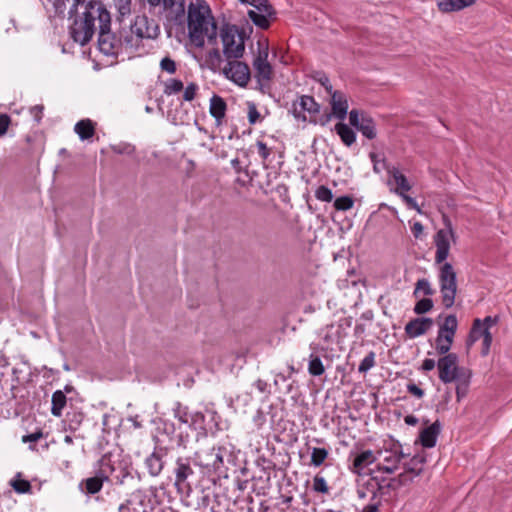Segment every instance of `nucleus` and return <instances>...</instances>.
I'll return each instance as SVG.
<instances>
[{
  "label": "nucleus",
  "instance_id": "nucleus-7",
  "mask_svg": "<svg viewBox=\"0 0 512 512\" xmlns=\"http://www.w3.org/2000/svg\"><path fill=\"white\" fill-rule=\"evenodd\" d=\"M223 59L242 58L245 52V36L235 25L224 24L219 31Z\"/></svg>",
  "mask_w": 512,
  "mask_h": 512
},
{
  "label": "nucleus",
  "instance_id": "nucleus-59",
  "mask_svg": "<svg viewBox=\"0 0 512 512\" xmlns=\"http://www.w3.org/2000/svg\"><path fill=\"white\" fill-rule=\"evenodd\" d=\"M42 112H43V107L42 106L36 105V106L31 108V113L33 114V116L35 117V119L37 121L41 120Z\"/></svg>",
  "mask_w": 512,
  "mask_h": 512
},
{
  "label": "nucleus",
  "instance_id": "nucleus-12",
  "mask_svg": "<svg viewBox=\"0 0 512 512\" xmlns=\"http://www.w3.org/2000/svg\"><path fill=\"white\" fill-rule=\"evenodd\" d=\"M240 3L255 7L256 10H249L248 16L251 21L261 29L270 26V19L275 15L273 7L268 0H238Z\"/></svg>",
  "mask_w": 512,
  "mask_h": 512
},
{
  "label": "nucleus",
  "instance_id": "nucleus-51",
  "mask_svg": "<svg viewBox=\"0 0 512 512\" xmlns=\"http://www.w3.org/2000/svg\"><path fill=\"white\" fill-rule=\"evenodd\" d=\"M407 391L418 399H421L425 394L424 390L414 383L407 384Z\"/></svg>",
  "mask_w": 512,
  "mask_h": 512
},
{
  "label": "nucleus",
  "instance_id": "nucleus-8",
  "mask_svg": "<svg viewBox=\"0 0 512 512\" xmlns=\"http://www.w3.org/2000/svg\"><path fill=\"white\" fill-rule=\"evenodd\" d=\"M383 168L389 176L387 184L389 186H394L390 188V191L399 195L410 209H414L418 213H421V209L416 200L407 195V192L412 188L407 177L399 170V168L391 166L384 161Z\"/></svg>",
  "mask_w": 512,
  "mask_h": 512
},
{
  "label": "nucleus",
  "instance_id": "nucleus-28",
  "mask_svg": "<svg viewBox=\"0 0 512 512\" xmlns=\"http://www.w3.org/2000/svg\"><path fill=\"white\" fill-rule=\"evenodd\" d=\"M472 373L469 370L467 373L462 374L457 380H454L456 383V399L457 402H460L463 398H465L469 391V386L471 382Z\"/></svg>",
  "mask_w": 512,
  "mask_h": 512
},
{
  "label": "nucleus",
  "instance_id": "nucleus-6",
  "mask_svg": "<svg viewBox=\"0 0 512 512\" xmlns=\"http://www.w3.org/2000/svg\"><path fill=\"white\" fill-rule=\"evenodd\" d=\"M405 457L402 445L393 439L383 442V446L376 450L377 472L394 473Z\"/></svg>",
  "mask_w": 512,
  "mask_h": 512
},
{
  "label": "nucleus",
  "instance_id": "nucleus-60",
  "mask_svg": "<svg viewBox=\"0 0 512 512\" xmlns=\"http://www.w3.org/2000/svg\"><path fill=\"white\" fill-rule=\"evenodd\" d=\"M254 386H255V387H256V389H257L259 392H261V393L266 392L267 387H268V385H267L266 381L261 380V379H258L257 381H255Z\"/></svg>",
  "mask_w": 512,
  "mask_h": 512
},
{
  "label": "nucleus",
  "instance_id": "nucleus-29",
  "mask_svg": "<svg viewBox=\"0 0 512 512\" xmlns=\"http://www.w3.org/2000/svg\"><path fill=\"white\" fill-rule=\"evenodd\" d=\"M335 131L346 146H351L356 141V133L342 121L335 125Z\"/></svg>",
  "mask_w": 512,
  "mask_h": 512
},
{
  "label": "nucleus",
  "instance_id": "nucleus-9",
  "mask_svg": "<svg viewBox=\"0 0 512 512\" xmlns=\"http://www.w3.org/2000/svg\"><path fill=\"white\" fill-rule=\"evenodd\" d=\"M457 327L458 321L455 315L451 314L445 317L435 339V351L437 355L442 357L450 354L449 351L452 347Z\"/></svg>",
  "mask_w": 512,
  "mask_h": 512
},
{
  "label": "nucleus",
  "instance_id": "nucleus-33",
  "mask_svg": "<svg viewBox=\"0 0 512 512\" xmlns=\"http://www.w3.org/2000/svg\"><path fill=\"white\" fill-rule=\"evenodd\" d=\"M184 89V83L177 78H169L164 82V94L167 96L176 95Z\"/></svg>",
  "mask_w": 512,
  "mask_h": 512
},
{
  "label": "nucleus",
  "instance_id": "nucleus-54",
  "mask_svg": "<svg viewBox=\"0 0 512 512\" xmlns=\"http://www.w3.org/2000/svg\"><path fill=\"white\" fill-rule=\"evenodd\" d=\"M318 81L325 88L329 95H331L335 91L333 90L329 78L325 74H321L320 77L318 78Z\"/></svg>",
  "mask_w": 512,
  "mask_h": 512
},
{
  "label": "nucleus",
  "instance_id": "nucleus-52",
  "mask_svg": "<svg viewBox=\"0 0 512 512\" xmlns=\"http://www.w3.org/2000/svg\"><path fill=\"white\" fill-rule=\"evenodd\" d=\"M10 122V117L7 114H0V137L7 132Z\"/></svg>",
  "mask_w": 512,
  "mask_h": 512
},
{
  "label": "nucleus",
  "instance_id": "nucleus-53",
  "mask_svg": "<svg viewBox=\"0 0 512 512\" xmlns=\"http://www.w3.org/2000/svg\"><path fill=\"white\" fill-rule=\"evenodd\" d=\"M43 437V433L41 431H36L31 434L24 435L22 437V442L24 443H34Z\"/></svg>",
  "mask_w": 512,
  "mask_h": 512
},
{
  "label": "nucleus",
  "instance_id": "nucleus-21",
  "mask_svg": "<svg viewBox=\"0 0 512 512\" xmlns=\"http://www.w3.org/2000/svg\"><path fill=\"white\" fill-rule=\"evenodd\" d=\"M433 326V320L427 317L414 318L405 325V333L411 338H417L426 334Z\"/></svg>",
  "mask_w": 512,
  "mask_h": 512
},
{
  "label": "nucleus",
  "instance_id": "nucleus-25",
  "mask_svg": "<svg viewBox=\"0 0 512 512\" xmlns=\"http://www.w3.org/2000/svg\"><path fill=\"white\" fill-rule=\"evenodd\" d=\"M440 433V423L434 422L424 428L419 434V442L425 448H432L436 445L437 437Z\"/></svg>",
  "mask_w": 512,
  "mask_h": 512
},
{
  "label": "nucleus",
  "instance_id": "nucleus-37",
  "mask_svg": "<svg viewBox=\"0 0 512 512\" xmlns=\"http://www.w3.org/2000/svg\"><path fill=\"white\" fill-rule=\"evenodd\" d=\"M147 2L153 7L162 5L165 9H173L175 7H178L181 11L184 9V0H147Z\"/></svg>",
  "mask_w": 512,
  "mask_h": 512
},
{
  "label": "nucleus",
  "instance_id": "nucleus-31",
  "mask_svg": "<svg viewBox=\"0 0 512 512\" xmlns=\"http://www.w3.org/2000/svg\"><path fill=\"white\" fill-rule=\"evenodd\" d=\"M52 407L51 413L56 417H60L62 415V410L66 406L67 398L66 395L61 391L57 390L52 395Z\"/></svg>",
  "mask_w": 512,
  "mask_h": 512
},
{
  "label": "nucleus",
  "instance_id": "nucleus-1",
  "mask_svg": "<svg viewBox=\"0 0 512 512\" xmlns=\"http://www.w3.org/2000/svg\"><path fill=\"white\" fill-rule=\"evenodd\" d=\"M75 1V9L83 11L74 19L70 27V34L73 40L80 45L87 44L93 37L96 30L99 32V50L107 56H117L124 53L119 33L110 32L111 16L105 5L100 1L80 3Z\"/></svg>",
  "mask_w": 512,
  "mask_h": 512
},
{
  "label": "nucleus",
  "instance_id": "nucleus-5",
  "mask_svg": "<svg viewBox=\"0 0 512 512\" xmlns=\"http://www.w3.org/2000/svg\"><path fill=\"white\" fill-rule=\"evenodd\" d=\"M401 486L404 485L400 484L398 477H384L372 474L358 493L362 498L370 495L371 500L381 503L382 501H390L395 496L396 490Z\"/></svg>",
  "mask_w": 512,
  "mask_h": 512
},
{
  "label": "nucleus",
  "instance_id": "nucleus-34",
  "mask_svg": "<svg viewBox=\"0 0 512 512\" xmlns=\"http://www.w3.org/2000/svg\"><path fill=\"white\" fill-rule=\"evenodd\" d=\"M329 452L326 448L314 447L311 451V462L310 464L319 467L327 459Z\"/></svg>",
  "mask_w": 512,
  "mask_h": 512
},
{
  "label": "nucleus",
  "instance_id": "nucleus-18",
  "mask_svg": "<svg viewBox=\"0 0 512 512\" xmlns=\"http://www.w3.org/2000/svg\"><path fill=\"white\" fill-rule=\"evenodd\" d=\"M223 449L212 447L209 451L195 453V461L201 467L218 470L223 465Z\"/></svg>",
  "mask_w": 512,
  "mask_h": 512
},
{
  "label": "nucleus",
  "instance_id": "nucleus-46",
  "mask_svg": "<svg viewBox=\"0 0 512 512\" xmlns=\"http://www.w3.org/2000/svg\"><path fill=\"white\" fill-rule=\"evenodd\" d=\"M313 490L319 493L326 494L329 491V487L324 477L316 475L313 479Z\"/></svg>",
  "mask_w": 512,
  "mask_h": 512
},
{
  "label": "nucleus",
  "instance_id": "nucleus-15",
  "mask_svg": "<svg viewBox=\"0 0 512 512\" xmlns=\"http://www.w3.org/2000/svg\"><path fill=\"white\" fill-rule=\"evenodd\" d=\"M134 33L143 39H153L159 34V27L153 20H150L146 15H138L134 21L129 25Z\"/></svg>",
  "mask_w": 512,
  "mask_h": 512
},
{
  "label": "nucleus",
  "instance_id": "nucleus-40",
  "mask_svg": "<svg viewBox=\"0 0 512 512\" xmlns=\"http://www.w3.org/2000/svg\"><path fill=\"white\" fill-rule=\"evenodd\" d=\"M354 206V200L351 196H341L335 199L334 207L338 211H347Z\"/></svg>",
  "mask_w": 512,
  "mask_h": 512
},
{
  "label": "nucleus",
  "instance_id": "nucleus-56",
  "mask_svg": "<svg viewBox=\"0 0 512 512\" xmlns=\"http://www.w3.org/2000/svg\"><path fill=\"white\" fill-rule=\"evenodd\" d=\"M370 158H371V161L373 162V169L376 173L380 172V170H381L380 166L382 169H384L383 161L386 162L385 159L378 160L376 154H374V153H371Z\"/></svg>",
  "mask_w": 512,
  "mask_h": 512
},
{
  "label": "nucleus",
  "instance_id": "nucleus-20",
  "mask_svg": "<svg viewBox=\"0 0 512 512\" xmlns=\"http://www.w3.org/2000/svg\"><path fill=\"white\" fill-rule=\"evenodd\" d=\"M330 97H331L330 105H331L332 115L336 119L343 121L347 116L348 108H349L347 95L340 90H335L330 95Z\"/></svg>",
  "mask_w": 512,
  "mask_h": 512
},
{
  "label": "nucleus",
  "instance_id": "nucleus-30",
  "mask_svg": "<svg viewBox=\"0 0 512 512\" xmlns=\"http://www.w3.org/2000/svg\"><path fill=\"white\" fill-rule=\"evenodd\" d=\"M145 465L148 473L152 477L160 475L164 468V462L162 461L161 456L155 452L146 458Z\"/></svg>",
  "mask_w": 512,
  "mask_h": 512
},
{
  "label": "nucleus",
  "instance_id": "nucleus-58",
  "mask_svg": "<svg viewBox=\"0 0 512 512\" xmlns=\"http://www.w3.org/2000/svg\"><path fill=\"white\" fill-rule=\"evenodd\" d=\"M483 325L488 328V331H490V328L493 327L498 323V317H492V316H486L483 320H481Z\"/></svg>",
  "mask_w": 512,
  "mask_h": 512
},
{
  "label": "nucleus",
  "instance_id": "nucleus-27",
  "mask_svg": "<svg viewBox=\"0 0 512 512\" xmlns=\"http://www.w3.org/2000/svg\"><path fill=\"white\" fill-rule=\"evenodd\" d=\"M74 131L82 141L88 140L95 134V123L90 119H82L75 124Z\"/></svg>",
  "mask_w": 512,
  "mask_h": 512
},
{
  "label": "nucleus",
  "instance_id": "nucleus-64",
  "mask_svg": "<svg viewBox=\"0 0 512 512\" xmlns=\"http://www.w3.org/2000/svg\"><path fill=\"white\" fill-rule=\"evenodd\" d=\"M118 512H130L129 502L121 504L118 508Z\"/></svg>",
  "mask_w": 512,
  "mask_h": 512
},
{
  "label": "nucleus",
  "instance_id": "nucleus-44",
  "mask_svg": "<svg viewBox=\"0 0 512 512\" xmlns=\"http://www.w3.org/2000/svg\"><path fill=\"white\" fill-rule=\"evenodd\" d=\"M315 197L322 202H330L333 199V193L327 186L321 185L315 191Z\"/></svg>",
  "mask_w": 512,
  "mask_h": 512
},
{
  "label": "nucleus",
  "instance_id": "nucleus-4",
  "mask_svg": "<svg viewBox=\"0 0 512 512\" xmlns=\"http://www.w3.org/2000/svg\"><path fill=\"white\" fill-rule=\"evenodd\" d=\"M240 59H223L220 50L212 48L205 54L202 66L212 72H221L236 85L246 87L251 79V72L249 66Z\"/></svg>",
  "mask_w": 512,
  "mask_h": 512
},
{
  "label": "nucleus",
  "instance_id": "nucleus-32",
  "mask_svg": "<svg viewBox=\"0 0 512 512\" xmlns=\"http://www.w3.org/2000/svg\"><path fill=\"white\" fill-rule=\"evenodd\" d=\"M107 479L106 477H99V476H95V477H90V478H87L85 480H83L81 483H80V487L85 489V491L88 493V494H96L98 493L102 487H103V482L104 480Z\"/></svg>",
  "mask_w": 512,
  "mask_h": 512
},
{
  "label": "nucleus",
  "instance_id": "nucleus-35",
  "mask_svg": "<svg viewBox=\"0 0 512 512\" xmlns=\"http://www.w3.org/2000/svg\"><path fill=\"white\" fill-rule=\"evenodd\" d=\"M434 290L431 287L430 282L426 278L419 279L416 282L415 289L413 295L415 297H419L420 295L431 296L433 295Z\"/></svg>",
  "mask_w": 512,
  "mask_h": 512
},
{
  "label": "nucleus",
  "instance_id": "nucleus-47",
  "mask_svg": "<svg viewBox=\"0 0 512 512\" xmlns=\"http://www.w3.org/2000/svg\"><path fill=\"white\" fill-rule=\"evenodd\" d=\"M116 8L121 17L131 13V0H114Z\"/></svg>",
  "mask_w": 512,
  "mask_h": 512
},
{
  "label": "nucleus",
  "instance_id": "nucleus-17",
  "mask_svg": "<svg viewBox=\"0 0 512 512\" xmlns=\"http://www.w3.org/2000/svg\"><path fill=\"white\" fill-rule=\"evenodd\" d=\"M483 338L482 343V351L481 354L483 356L488 355L491 343H492V334L488 331V328L485 327L480 319H475L472 324L471 331L469 333L467 344L471 346L479 339Z\"/></svg>",
  "mask_w": 512,
  "mask_h": 512
},
{
  "label": "nucleus",
  "instance_id": "nucleus-11",
  "mask_svg": "<svg viewBox=\"0 0 512 512\" xmlns=\"http://www.w3.org/2000/svg\"><path fill=\"white\" fill-rule=\"evenodd\" d=\"M175 482L174 487L178 494L188 497L192 491L189 477L194 475L189 457H178L174 468Z\"/></svg>",
  "mask_w": 512,
  "mask_h": 512
},
{
  "label": "nucleus",
  "instance_id": "nucleus-43",
  "mask_svg": "<svg viewBox=\"0 0 512 512\" xmlns=\"http://www.w3.org/2000/svg\"><path fill=\"white\" fill-rule=\"evenodd\" d=\"M187 425L193 429L204 428L205 416L201 412L191 413Z\"/></svg>",
  "mask_w": 512,
  "mask_h": 512
},
{
  "label": "nucleus",
  "instance_id": "nucleus-16",
  "mask_svg": "<svg viewBox=\"0 0 512 512\" xmlns=\"http://www.w3.org/2000/svg\"><path fill=\"white\" fill-rule=\"evenodd\" d=\"M424 465L425 457L422 455H415L406 461L404 463V471L397 476L400 484L407 486L412 483L423 472Z\"/></svg>",
  "mask_w": 512,
  "mask_h": 512
},
{
  "label": "nucleus",
  "instance_id": "nucleus-42",
  "mask_svg": "<svg viewBox=\"0 0 512 512\" xmlns=\"http://www.w3.org/2000/svg\"><path fill=\"white\" fill-rule=\"evenodd\" d=\"M374 366H375V353L373 351H371L361 361V363L358 367V371L360 373H366Z\"/></svg>",
  "mask_w": 512,
  "mask_h": 512
},
{
  "label": "nucleus",
  "instance_id": "nucleus-55",
  "mask_svg": "<svg viewBox=\"0 0 512 512\" xmlns=\"http://www.w3.org/2000/svg\"><path fill=\"white\" fill-rule=\"evenodd\" d=\"M437 366V362L434 359L426 358L423 360L421 370L424 372L432 371Z\"/></svg>",
  "mask_w": 512,
  "mask_h": 512
},
{
  "label": "nucleus",
  "instance_id": "nucleus-36",
  "mask_svg": "<svg viewBox=\"0 0 512 512\" xmlns=\"http://www.w3.org/2000/svg\"><path fill=\"white\" fill-rule=\"evenodd\" d=\"M308 372L312 376H321L325 372L322 360L318 356H315L313 354L310 355Z\"/></svg>",
  "mask_w": 512,
  "mask_h": 512
},
{
  "label": "nucleus",
  "instance_id": "nucleus-39",
  "mask_svg": "<svg viewBox=\"0 0 512 512\" xmlns=\"http://www.w3.org/2000/svg\"><path fill=\"white\" fill-rule=\"evenodd\" d=\"M199 92V85L195 82H189L183 89L182 99L186 102L193 101Z\"/></svg>",
  "mask_w": 512,
  "mask_h": 512
},
{
  "label": "nucleus",
  "instance_id": "nucleus-3",
  "mask_svg": "<svg viewBox=\"0 0 512 512\" xmlns=\"http://www.w3.org/2000/svg\"><path fill=\"white\" fill-rule=\"evenodd\" d=\"M188 31L191 42L203 47L207 39L209 44L217 43V26L209 5L197 0L188 7Z\"/></svg>",
  "mask_w": 512,
  "mask_h": 512
},
{
  "label": "nucleus",
  "instance_id": "nucleus-26",
  "mask_svg": "<svg viewBox=\"0 0 512 512\" xmlns=\"http://www.w3.org/2000/svg\"><path fill=\"white\" fill-rule=\"evenodd\" d=\"M476 0H437V7L443 13H450L472 6Z\"/></svg>",
  "mask_w": 512,
  "mask_h": 512
},
{
  "label": "nucleus",
  "instance_id": "nucleus-14",
  "mask_svg": "<svg viewBox=\"0 0 512 512\" xmlns=\"http://www.w3.org/2000/svg\"><path fill=\"white\" fill-rule=\"evenodd\" d=\"M349 123L362 135L370 140L376 138V125L374 120L364 111L352 109L349 112Z\"/></svg>",
  "mask_w": 512,
  "mask_h": 512
},
{
  "label": "nucleus",
  "instance_id": "nucleus-2",
  "mask_svg": "<svg viewBox=\"0 0 512 512\" xmlns=\"http://www.w3.org/2000/svg\"><path fill=\"white\" fill-rule=\"evenodd\" d=\"M443 221L445 228L439 229L433 237L436 248L434 261L439 265L438 282L442 304L445 308H451L457 294V274L446 259L450 253L451 242H455V233L450 219L444 216Z\"/></svg>",
  "mask_w": 512,
  "mask_h": 512
},
{
  "label": "nucleus",
  "instance_id": "nucleus-50",
  "mask_svg": "<svg viewBox=\"0 0 512 512\" xmlns=\"http://www.w3.org/2000/svg\"><path fill=\"white\" fill-rule=\"evenodd\" d=\"M256 147H257L258 154L261 157V159L263 161L268 160V158H269V156L271 154V149L266 145V143H264L263 141L258 140L256 142Z\"/></svg>",
  "mask_w": 512,
  "mask_h": 512
},
{
  "label": "nucleus",
  "instance_id": "nucleus-23",
  "mask_svg": "<svg viewBox=\"0 0 512 512\" xmlns=\"http://www.w3.org/2000/svg\"><path fill=\"white\" fill-rule=\"evenodd\" d=\"M375 462H377L376 451L364 450L354 457L350 470L354 474L361 475L366 467Z\"/></svg>",
  "mask_w": 512,
  "mask_h": 512
},
{
  "label": "nucleus",
  "instance_id": "nucleus-24",
  "mask_svg": "<svg viewBox=\"0 0 512 512\" xmlns=\"http://www.w3.org/2000/svg\"><path fill=\"white\" fill-rule=\"evenodd\" d=\"M226 110L227 104L225 100L221 96L214 94L210 98L209 112L210 115L215 119L217 126L222 124L226 115Z\"/></svg>",
  "mask_w": 512,
  "mask_h": 512
},
{
  "label": "nucleus",
  "instance_id": "nucleus-22",
  "mask_svg": "<svg viewBox=\"0 0 512 512\" xmlns=\"http://www.w3.org/2000/svg\"><path fill=\"white\" fill-rule=\"evenodd\" d=\"M119 35L124 53L134 52L142 45V41L130 26L122 27L119 30Z\"/></svg>",
  "mask_w": 512,
  "mask_h": 512
},
{
  "label": "nucleus",
  "instance_id": "nucleus-45",
  "mask_svg": "<svg viewBox=\"0 0 512 512\" xmlns=\"http://www.w3.org/2000/svg\"><path fill=\"white\" fill-rule=\"evenodd\" d=\"M11 486L18 493H27L31 490V484L24 479H14L11 481Z\"/></svg>",
  "mask_w": 512,
  "mask_h": 512
},
{
  "label": "nucleus",
  "instance_id": "nucleus-63",
  "mask_svg": "<svg viewBox=\"0 0 512 512\" xmlns=\"http://www.w3.org/2000/svg\"><path fill=\"white\" fill-rule=\"evenodd\" d=\"M129 421L132 422V425L135 429H139L142 427V424L140 421H138V417H132V418H129Z\"/></svg>",
  "mask_w": 512,
  "mask_h": 512
},
{
  "label": "nucleus",
  "instance_id": "nucleus-38",
  "mask_svg": "<svg viewBox=\"0 0 512 512\" xmlns=\"http://www.w3.org/2000/svg\"><path fill=\"white\" fill-rule=\"evenodd\" d=\"M190 414L191 413L188 411L187 407L183 406L179 402L175 404V407L173 408V415L180 423L187 425V423L190 422Z\"/></svg>",
  "mask_w": 512,
  "mask_h": 512
},
{
  "label": "nucleus",
  "instance_id": "nucleus-49",
  "mask_svg": "<svg viewBox=\"0 0 512 512\" xmlns=\"http://www.w3.org/2000/svg\"><path fill=\"white\" fill-rule=\"evenodd\" d=\"M248 107V121L251 125H254L259 119L261 118V115L257 109V106L253 102L247 103Z\"/></svg>",
  "mask_w": 512,
  "mask_h": 512
},
{
  "label": "nucleus",
  "instance_id": "nucleus-61",
  "mask_svg": "<svg viewBox=\"0 0 512 512\" xmlns=\"http://www.w3.org/2000/svg\"><path fill=\"white\" fill-rule=\"evenodd\" d=\"M373 503L364 507L363 512H377L380 502L372 500Z\"/></svg>",
  "mask_w": 512,
  "mask_h": 512
},
{
  "label": "nucleus",
  "instance_id": "nucleus-48",
  "mask_svg": "<svg viewBox=\"0 0 512 512\" xmlns=\"http://www.w3.org/2000/svg\"><path fill=\"white\" fill-rule=\"evenodd\" d=\"M160 68L162 71H165L169 74H174L177 70L175 61L173 59H171L170 57H164L160 61Z\"/></svg>",
  "mask_w": 512,
  "mask_h": 512
},
{
  "label": "nucleus",
  "instance_id": "nucleus-13",
  "mask_svg": "<svg viewBox=\"0 0 512 512\" xmlns=\"http://www.w3.org/2000/svg\"><path fill=\"white\" fill-rule=\"evenodd\" d=\"M258 51L253 60V67L258 81H269L273 76V68L268 61L269 46L266 39L257 42Z\"/></svg>",
  "mask_w": 512,
  "mask_h": 512
},
{
  "label": "nucleus",
  "instance_id": "nucleus-57",
  "mask_svg": "<svg viewBox=\"0 0 512 512\" xmlns=\"http://www.w3.org/2000/svg\"><path fill=\"white\" fill-rule=\"evenodd\" d=\"M424 227L420 222H414L411 226L412 234L415 238H419L423 234Z\"/></svg>",
  "mask_w": 512,
  "mask_h": 512
},
{
  "label": "nucleus",
  "instance_id": "nucleus-41",
  "mask_svg": "<svg viewBox=\"0 0 512 512\" xmlns=\"http://www.w3.org/2000/svg\"><path fill=\"white\" fill-rule=\"evenodd\" d=\"M433 308V301L430 298L419 300L414 306V312L418 315L425 314Z\"/></svg>",
  "mask_w": 512,
  "mask_h": 512
},
{
  "label": "nucleus",
  "instance_id": "nucleus-10",
  "mask_svg": "<svg viewBox=\"0 0 512 512\" xmlns=\"http://www.w3.org/2000/svg\"><path fill=\"white\" fill-rule=\"evenodd\" d=\"M437 369L439 380L444 384L453 383L469 371L468 368L459 365V359L455 353L440 357L437 361Z\"/></svg>",
  "mask_w": 512,
  "mask_h": 512
},
{
  "label": "nucleus",
  "instance_id": "nucleus-62",
  "mask_svg": "<svg viewBox=\"0 0 512 512\" xmlns=\"http://www.w3.org/2000/svg\"><path fill=\"white\" fill-rule=\"evenodd\" d=\"M404 421L408 425H416L418 423V419L412 415L406 416Z\"/></svg>",
  "mask_w": 512,
  "mask_h": 512
},
{
  "label": "nucleus",
  "instance_id": "nucleus-19",
  "mask_svg": "<svg viewBox=\"0 0 512 512\" xmlns=\"http://www.w3.org/2000/svg\"><path fill=\"white\" fill-rule=\"evenodd\" d=\"M292 112L295 118L306 120V112L316 114L319 112V105L312 96L303 95L292 105Z\"/></svg>",
  "mask_w": 512,
  "mask_h": 512
}]
</instances>
